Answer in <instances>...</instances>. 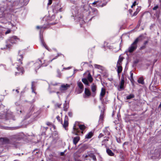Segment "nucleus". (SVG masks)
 <instances>
[{
    "label": "nucleus",
    "instance_id": "f257e3e1",
    "mask_svg": "<svg viewBox=\"0 0 161 161\" xmlns=\"http://www.w3.org/2000/svg\"><path fill=\"white\" fill-rule=\"evenodd\" d=\"M8 3L2 2L0 4V10L1 12L8 9H10L9 7L18 5H26L29 0H6Z\"/></svg>",
    "mask_w": 161,
    "mask_h": 161
},
{
    "label": "nucleus",
    "instance_id": "f03ea898",
    "mask_svg": "<svg viewBox=\"0 0 161 161\" xmlns=\"http://www.w3.org/2000/svg\"><path fill=\"white\" fill-rule=\"evenodd\" d=\"M22 138V137L19 134L12 136L11 140L7 137H1L0 138V143L2 145L10 144L15 145L17 142V141Z\"/></svg>",
    "mask_w": 161,
    "mask_h": 161
},
{
    "label": "nucleus",
    "instance_id": "7ed1b4c3",
    "mask_svg": "<svg viewBox=\"0 0 161 161\" xmlns=\"http://www.w3.org/2000/svg\"><path fill=\"white\" fill-rule=\"evenodd\" d=\"M20 41V39L16 36H14L8 39L6 41V46L8 48H10L14 44Z\"/></svg>",
    "mask_w": 161,
    "mask_h": 161
},
{
    "label": "nucleus",
    "instance_id": "20e7f679",
    "mask_svg": "<svg viewBox=\"0 0 161 161\" xmlns=\"http://www.w3.org/2000/svg\"><path fill=\"white\" fill-rule=\"evenodd\" d=\"M140 38L141 37L140 36L136 38L134 42L131 45L128 49L129 52L132 53L136 49L137 43L140 41Z\"/></svg>",
    "mask_w": 161,
    "mask_h": 161
},
{
    "label": "nucleus",
    "instance_id": "39448f33",
    "mask_svg": "<svg viewBox=\"0 0 161 161\" xmlns=\"http://www.w3.org/2000/svg\"><path fill=\"white\" fill-rule=\"evenodd\" d=\"M36 28L38 29H41V30L40 32V37L41 41V43L42 46H43L46 49H47V46H46V45L45 44V42L43 41L42 35L41 34L42 30L43 28L45 29V27H43V26L40 27L39 26H37L36 27Z\"/></svg>",
    "mask_w": 161,
    "mask_h": 161
},
{
    "label": "nucleus",
    "instance_id": "423d86ee",
    "mask_svg": "<svg viewBox=\"0 0 161 161\" xmlns=\"http://www.w3.org/2000/svg\"><path fill=\"white\" fill-rule=\"evenodd\" d=\"M71 85V84H62L59 88V90L62 92H64L70 87Z\"/></svg>",
    "mask_w": 161,
    "mask_h": 161
},
{
    "label": "nucleus",
    "instance_id": "0eeeda50",
    "mask_svg": "<svg viewBox=\"0 0 161 161\" xmlns=\"http://www.w3.org/2000/svg\"><path fill=\"white\" fill-rule=\"evenodd\" d=\"M20 51H19V54H20V55H18L17 56V60L18 62L16 63V64H18V65H17L18 66H20L22 64V61L23 58V56L22 54L20 53Z\"/></svg>",
    "mask_w": 161,
    "mask_h": 161
},
{
    "label": "nucleus",
    "instance_id": "6e6552de",
    "mask_svg": "<svg viewBox=\"0 0 161 161\" xmlns=\"http://www.w3.org/2000/svg\"><path fill=\"white\" fill-rule=\"evenodd\" d=\"M96 86L94 84H93L91 86V90L93 92V96H94L96 94Z\"/></svg>",
    "mask_w": 161,
    "mask_h": 161
},
{
    "label": "nucleus",
    "instance_id": "1a4fd4ad",
    "mask_svg": "<svg viewBox=\"0 0 161 161\" xmlns=\"http://www.w3.org/2000/svg\"><path fill=\"white\" fill-rule=\"evenodd\" d=\"M68 119V117L67 116H65V119L64 121V123L63 125V126L65 130H66V127H67L69 123Z\"/></svg>",
    "mask_w": 161,
    "mask_h": 161
},
{
    "label": "nucleus",
    "instance_id": "9d476101",
    "mask_svg": "<svg viewBox=\"0 0 161 161\" xmlns=\"http://www.w3.org/2000/svg\"><path fill=\"white\" fill-rule=\"evenodd\" d=\"M106 93V90L103 87L101 89V92L100 94V99H101L104 96Z\"/></svg>",
    "mask_w": 161,
    "mask_h": 161
},
{
    "label": "nucleus",
    "instance_id": "9b49d317",
    "mask_svg": "<svg viewBox=\"0 0 161 161\" xmlns=\"http://www.w3.org/2000/svg\"><path fill=\"white\" fill-rule=\"evenodd\" d=\"M17 69L18 71L15 72L16 75H19L21 73V74H23L24 73V70L23 69V68H19V67H17Z\"/></svg>",
    "mask_w": 161,
    "mask_h": 161
},
{
    "label": "nucleus",
    "instance_id": "f8f14e48",
    "mask_svg": "<svg viewBox=\"0 0 161 161\" xmlns=\"http://www.w3.org/2000/svg\"><path fill=\"white\" fill-rule=\"evenodd\" d=\"M85 95L84 96V98H86V97H89L91 95V92L87 88H86L85 90Z\"/></svg>",
    "mask_w": 161,
    "mask_h": 161
},
{
    "label": "nucleus",
    "instance_id": "ddd939ff",
    "mask_svg": "<svg viewBox=\"0 0 161 161\" xmlns=\"http://www.w3.org/2000/svg\"><path fill=\"white\" fill-rule=\"evenodd\" d=\"M41 61L39 60L38 62L34 64V66L36 67V70L38 69L41 67Z\"/></svg>",
    "mask_w": 161,
    "mask_h": 161
},
{
    "label": "nucleus",
    "instance_id": "4468645a",
    "mask_svg": "<svg viewBox=\"0 0 161 161\" xmlns=\"http://www.w3.org/2000/svg\"><path fill=\"white\" fill-rule=\"evenodd\" d=\"M104 138H105L102 142V145L103 146L105 145V146H106L107 144V142L108 141V139L109 138V137H105Z\"/></svg>",
    "mask_w": 161,
    "mask_h": 161
},
{
    "label": "nucleus",
    "instance_id": "2eb2a0df",
    "mask_svg": "<svg viewBox=\"0 0 161 161\" xmlns=\"http://www.w3.org/2000/svg\"><path fill=\"white\" fill-rule=\"evenodd\" d=\"M60 7V6L59 4H57L55 6L54 8L53 9V10H55L56 11H57V12H61V8Z\"/></svg>",
    "mask_w": 161,
    "mask_h": 161
},
{
    "label": "nucleus",
    "instance_id": "dca6fc26",
    "mask_svg": "<svg viewBox=\"0 0 161 161\" xmlns=\"http://www.w3.org/2000/svg\"><path fill=\"white\" fill-rule=\"evenodd\" d=\"M80 139V138L79 136H76L74 137L73 140L74 144L76 145L79 141Z\"/></svg>",
    "mask_w": 161,
    "mask_h": 161
},
{
    "label": "nucleus",
    "instance_id": "f3484780",
    "mask_svg": "<svg viewBox=\"0 0 161 161\" xmlns=\"http://www.w3.org/2000/svg\"><path fill=\"white\" fill-rule=\"evenodd\" d=\"M125 83V80H121V81L120 83V86H119V88L121 90H123L124 89V84Z\"/></svg>",
    "mask_w": 161,
    "mask_h": 161
},
{
    "label": "nucleus",
    "instance_id": "a211bd4d",
    "mask_svg": "<svg viewBox=\"0 0 161 161\" xmlns=\"http://www.w3.org/2000/svg\"><path fill=\"white\" fill-rule=\"evenodd\" d=\"M117 72L118 74H119L120 73L122 70V66L120 65H117Z\"/></svg>",
    "mask_w": 161,
    "mask_h": 161
},
{
    "label": "nucleus",
    "instance_id": "6ab92c4d",
    "mask_svg": "<svg viewBox=\"0 0 161 161\" xmlns=\"http://www.w3.org/2000/svg\"><path fill=\"white\" fill-rule=\"evenodd\" d=\"M54 88H53L51 86H49L48 88V91L49 93L50 94L55 93V91L54 90H52V89H54Z\"/></svg>",
    "mask_w": 161,
    "mask_h": 161
},
{
    "label": "nucleus",
    "instance_id": "aec40b11",
    "mask_svg": "<svg viewBox=\"0 0 161 161\" xmlns=\"http://www.w3.org/2000/svg\"><path fill=\"white\" fill-rule=\"evenodd\" d=\"M106 152L110 156H113L114 155V153L110 149L108 148L106 150Z\"/></svg>",
    "mask_w": 161,
    "mask_h": 161
},
{
    "label": "nucleus",
    "instance_id": "412c9836",
    "mask_svg": "<svg viewBox=\"0 0 161 161\" xmlns=\"http://www.w3.org/2000/svg\"><path fill=\"white\" fill-rule=\"evenodd\" d=\"M77 85L80 89L83 90L84 87L82 83L81 82H79L77 83Z\"/></svg>",
    "mask_w": 161,
    "mask_h": 161
},
{
    "label": "nucleus",
    "instance_id": "4be33fe9",
    "mask_svg": "<svg viewBox=\"0 0 161 161\" xmlns=\"http://www.w3.org/2000/svg\"><path fill=\"white\" fill-rule=\"evenodd\" d=\"M87 79L90 82H92L93 81V78L90 73H89L88 75Z\"/></svg>",
    "mask_w": 161,
    "mask_h": 161
},
{
    "label": "nucleus",
    "instance_id": "5701e85b",
    "mask_svg": "<svg viewBox=\"0 0 161 161\" xmlns=\"http://www.w3.org/2000/svg\"><path fill=\"white\" fill-rule=\"evenodd\" d=\"M92 133L91 132H90L86 135V138L87 139L90 138L92 136Z\"/></svg>",
    "mask_w": 161,
    "mask_h": 161
},
{
    "label": "nucleus",
    "instance_id": "b1692460",
    "mask_svg": "<svg viewBox=\"0 0 161 161\" xmlns=\"http://www.w3.org/2000/svg\"><path fill=\"white\" fill-rule=\"evenodd\" d=\"M82 81L85 84L88 86L89 85V83L87 80L85 78H83L82 79Z\"/></svg>",
    "mask_w": 161,
    "mask_h": 161
},
{
    "label": "nucleus",
    "instance_id": "393cba45",
    "mask_svg": "<svg viewBox=\"0 0 161 161\" xmlns=\"http://www.w3.org/2000/svg\"><path fill=\"white\" fill-rule=\"evenodd\" d=\"M134 97V95L133 94H130L126 97L127 99H130Z\"/></svg>",
    "mask_w": 161,
    "mask_h": 161
},
{
    "label": "nucleus",
    "instance_id": "a878e982",
    "mask_svg": "<svg viewBox=\"0 0 161 161\" xmlns=\"http://www.w3.org/2000/svg\"><path fill=\"white\" fill-rule=\"evenodd\" d=\"M64 110L65 111H67V110H68V107L67 104L66 103V101H65V103L64 104Z\"/></svg>",
    "mask_w": 161,
    "mask_h": 161
},
{
    "label": "nucleus",
    "instance_id": "bb28decb",
    "mask_svg": "<svg viewBox=\"0 0 161 161\" xmlns=\"http://www.w3.org/2000/svg\"><path fill=\"white\" fill-rule=\"evenodd\" d=\"M138 82L139 83H140L141 84H143L144 83V81L143 80V79L142 78H140L138 80Z\"/></svg>",
    "mask_w": 161,
    "mask_h": 161
},
{
    "label": "nucleus",
    "instance_id": "cd10ccee",
    "mask_svg": "<svg viewBox=\"0 0 161 161\" xmlns=\"http://www.w3.org/2000/svg\"><path fill=\"white\" fill-rule=\"evenodd\" d=\"M130 78H129V79L130 80L131 82H132V81L133 80V73L131 72H130Z\"/></svg>",
    "mask_w": 161,
    "mask_h": 161
},
{
    "label": "nucleus",
    "instance_id": "c85d7f7f",
    "mask_svg": "<svg viewBox=\"0 0 161 161\" xmlns=\"http://www.w3.org/2000/svg\"><path fill=\"white\" fill-rule=\"evenodd\" d=\"M79 128L80 130H83L85 129V126L84 125H79Z\"/></svg>",
    "mask_w": 161,
    "mask_h": 161
},
{
    "label": "nucleus",
    "instance_id": "c756f323",
    "mask_svg": "<svg viewBox=\"0 0 161 161\" xmlns=\"http://www.w3.org/2000/svg\"><path fill=\"white\" fill-rule=\"evenodd\" d=\"M123 58H120L119 59L117 63V65H120L121 64V62L122 61Z\"/></svg>",
    "mask_w": 161,
    "mask_h": 161
},
{
    "label": "nucleus",
    "instance_id": "7c9ffc66",
    "mask_svg": "<svg viewBox=\"0 0 161 161\" xmlns=\"http://www.w3.org/2000/svg\"><path fill=\"white\" fill-rule=\"evenodd\" d=\"M73 129L74 130V132H73V133L75 134L76 135H77L78 134L77 133L78 132V130L76 129L75 128V126H74L73 127Z\"/></svg>",
    "mask_w": 161,
    "mask_h": 161
},
{
    "label": "nucleus",
    "instance_id": "2f4dec72",
    "mask_svg": "<svg viewBox=\"0 0 161 161\" xmlns=\"http://www.w3.org/2000/svg\"><path fill=\"white\" fill-rule=\"evenodd\" d=\"M62 54H61V53H58V55L57 56H55L54 58H53L52 60H50V62H52V61L54 59H56L58 58V57L59 56L61 55Z\"/></svg>",
    "mask_w": 161,
    "mask_h": 161
},
{
    "label": "nucleus",
    "instance_id": "473e14b6",
    "mask_svg": "<svg viewBox=\"0 0 161 161\" xmlns=\"http://www.w3.org/2000/svg\"><path fill=\"white\" fill-rule=\"evenodd\" d=\"M104 132L105 134V135H110V132L106 130H104Z\"/></svg>",
    "mask_w": 161,
    "mask_h": 161
},
{
    "label": "nucleus",
    "instance_id": "72a5a7b5",
    "mask_svg": "<svg viewBox=\"0 0 161 161\" xmlns=\"http://www.w3.org/2000/svg\"><path fill=\"white\" fill-rule=\"evenodd\" d=\"M94 66L95 68L98 69H100L101 67V65H97V64H95L94 65Z\"/></svg>",
    "mask_w": 161,
    "mask_h": 161
},
{
    "label": "nucleus",
    "instance_id": "f704fd0d",
    "mask_svg": "<svg viewBox=\"0 0 161 161\" xmlns=\"http://www.w3.org/2000/svg\"><path fill=\"white\" fill-rule=\"evenodd\" d=\"M158 8V5H157L155 6L153 8V10H156Z\"/></svg>",
    "mask_w": 161,
    "mask_h": 161
},
{
    "label": "nucleus",
    "instance_id": "c9c22d12",
    "mask_svg": "<svg viewBox=\"0 0 161 161\" xmlns=\"http://www.w3.org/2000/svg\"><path fill=\"white\" fill-rule=\"evenodd\" d=\"M11 32V30L9 29H8V30H7V31L5 32V34L6 35L7 34H8L9 33H10Z\"/></svg>",
    "mask_w": 161,
    "mask_h": 161
},
{
    "label": "nucleus",
    "instance_id": "e433bc0d",
    "mask_svg": "<svg viewBox=\"0 0 161 161\" xmlns=\"http://www.w3.org/2000/svg\"><path fill=\"white\" fill-rule=\"evenodd\" d=\"M35 84H36V82H34V81L32 82V87H31V88H32V89L34 88V85Z\"/></svg>",
    "mask_w": 161,
    "mask_h": 161
},
{
    "label": "nucleus",
    "instance_id": "4c0bfd02",
    "mask_svg": "<svg viewBox=\"0 0 161 161\" xmlns=\"http://www.w3.org/2000/svg\"><path fill=\"white\" fill-rule=\"evenodd\" d=\"M103 113L102 112L100 116V119H103Z\"/></svg>",
    "mask_w": 161,
    "mask_h": 161
},
{
    "label": "nucleus",
    "instance_id": "58836bf2",
    "mask_svg": "<svg viewBox=\"0 0 161 161\" xmlns=\"http://www.w3.org/2000/svg\"><path fill=\"white\" fill-rule=\"evenodd\" d=\"M68 114L69 116L70 117H72V113L71 112H69L68 113Z\"/></svg>",
    "mask_w": 161,
    "mask_h": 161
},
{
    "label": "nucleus",
    "instance_id": "ea45409f",
    "mask_svg": "<svg viewBox=\"0 0 161 161\" xmlns=\"http://www.w3.org/2000/svg\"><path fill=\"white\" fill-rule=\"evenodd\" d=\"M61 104H60L59 103H56L55 106L56 107H57L58 108H59L60 107Z\"/></svg>",
    "mask_w": 161,
    "mask_h": 161
},
{
    "label": "nucleus",
    "instance_id": "a19ab883",
    "mask_svg": "<svg viewBox=\"0 0 161 161\" xmlns=\"http://www.w3.org/2000/svg\"><path fill=\"white\" fill-rule=\"evenodd\" d=\"M103 136H104V135L102 133H100V134L99 135L98 137L99 138H101L102 137H103Z\"/></svg>",
    "mask_w": 161,
    "mask_h": 161
},
{
    "label": "nucleus",
    "instance_id": "79ce46f5",
    "mask_svg": "<svg viewBox=\"0 0 161 161\" xmlns=\"http://www.w3.org/2000/svg\"><path fill=\"white\" fill-rule=\"evenodd\" d=\"M57 85H58V83H55V84H51L49 86H52L53 87V86H55Z\"/></svg>",
    "mask_w": 161,
    "mask_h": 161
},
{
    "label": "nucleus",
    "instance_id": "37998d69",
    "mask_svg": "<svg viewBox=\"0 0 161 161\" xmlns=\"http://www.w3.org/2000/svg\"><path fill=\"white\" fill-rule=\"evenodd\" d=\"M125 78L124 75L122 74L121 77V80H125Z\"/></svg>",
    "mask_w": 161,
    "mask_h": 161
},
{
    "label": "nucleus",
    "instance_id": "c03bdc74",
    "mask_svg": "<svg viewBox=\"0 0 161 161\" xmlns=\"http://www.w3.org/2000/svg\"><path fill=\"white\" fill-rule=\"evenodd\" d=\"M52 3V0H48V3H47L48 5L51 4Z\"/></svg>",
    "mask_w": 161,
    "mask_h": 161
},
{
    "label": "nucleus",
    "instance_id": "a18cd8bd",
    "mask_svg": "<svg viewBox=\"0 0 161 161\" xmlns=\"http://www.w3.org/2000/svg\"><path fill=\"white\" fill-rule=\"evenodd\" d=\"M92 158L93 159V160L94 161H95L96 160V158L95 155H93L92 156Z\"/></svg>",
    "mask_w": 161,
    "mask_h": 161
},
{
    "label": "nucleus",
    "instance_id": "49530a36",
    "mask_svg": "<svg viewBox=\"0 0 161 161\" xmlns=\"http://www.w3.org/2000/svg\"><path fill=\"white\" fill-rule=\"evenodd\" d=\"M146 47L145 45H143L140 48L141 49H143L145 48Z\"/></svg>",
    "mask_w": 161,
    "mask_h": 161
},
{
    "label": "nucleus",
    "instance_id": "de8ad7c7",
    "mask_svg": "<svg viewBox=\"0 0 161 161\" xmlns=\"http://www.w3.org/2000/svg\"><path fill=\"white\" fill-rule=\"evenodd\" d=\"M136 1H135L134 2V3H133L132 5L131 6V7L132 8V7L133 6H134L136 5Z\"/></svg>",
    "mask_w": 161,
    "mask_h": 161
},
{
    "label": "nucleus",
    "instance_id": "09e8293b",
    "mask_svg": "<svg viewBox=\"0 0 161 161\" xmlns=\"http://www.w3.org/2000/svg\"><path fill=\"white\" fill-rule=\"evenodd\" d=\"M47 125L49 126L52 125V123L49 122H47L46 123Z\"/></svg>",
    "mask_w": 161,
    "mask_h": 161
},
{
    "label": "nucleus",
    "instance_id": "8fccbe9b",
    "mask_svg": "<svg viewBox=\"0 0 161 161\" xmlns=\"http://www.w3.org/2000/svg\"><path fill=\"white\" fill-rule=\"evenodd\" d=\"M148 43V41H146L144 42V45H145Z\"/></svg>",
    "mask_w": 161,
    "mask_h": 161
},
{
    "label": "nucleus",
    "instance_id": "3c124183",
    "mask_svg": "<svg viewBox=\"0 0 161 161\" xmlns=\"http://www.w3.org/2000/svg\"><path fill=\"white\" fill-rule=\"evenodd\" d=\"M98 2V1H95V2H94L92 3V4H93V5L96 4H97Z\"/></svg>",
    "mask_w": 161,
    "mask_h": 161
},
{
    "label": "nucleus",
    "instance_id": "603ef678",
    "mask_svg": "<svg viewBox=\"0 0 161 161\" xmlns=\"http://www.w3.org/2000/svg\"><path fill=\"white\" fill-rule=\"evenodd\" d=\"M60 117L59 116H58L57 117V119L58 120H59V121H60Z\"/></svg>",
    "mask_w": 161,
    "mask_h": 161
},
{
    "label": "nucleus",
    "instance_id": "864d4df0",
    "mask_svg": "<svg viewBox=\"0 0 161 161\" xmlns=\"http://www.w3.org/2000/svg\"><path fill=\"white\" fill-rule=\"evenodd\" d=\"M108 79L109 80H110V81H112V80H113V78H108Z\"/></svg>",
    "mask_w": 161,
    "mask_h": 161
},
{
    "label": "nucleus",
    "instance_id": "5fc2aeb1",
    "mask_svg": "<svg viewBox=\"0 0 161 161\" xmlns=\"http://www.w3.org/2000/svg\"><path fill=\"white\" fill-rule=\"evenodd\" d=\"M17 112L18 114H20L21 113V110H20V111H19V110H17Z\"/></svg>",
    "mask_w": 161,
    "mask_h": 161
},
{
    "label": "nucleus",
    "instance_id": "6e6d98bb",
    "mask_svg": "<svg viewBox=\"0 0 161 161\" xmlns=\"http://www.w3.org/2000/svg\"><path fill=\"white\" fill-rule=\"evenodd\" d=\"M156 17H157L158 19L159 18V17L158 15L157 14H156Z\"/></svg>",
    "mask_w": 161,
    "mask_h": 161
},
{
    "label": "nucleus",
    "instance_id": "4d7b16f0",
    "mask_svg": "<svg viewBox=\"0 0 161 161\" xmlns=\"http://www.w3.org/2000/svg\"><path fill=\"white\" fill-rule=\"evenodd\" d=\"M105 5V4H104V3H103V4H102L101 5V7H103Z\"/></svg>",
    "mask_w": 161,
    "mask_h": 161
},
{
    "label": "nucleus",
    "instance_id": "13d9d810",
    "mask_svg": "<svg viewBox=\"0 0 161 161\" xmlns=\"http://www.w3.org/2000/svg\"><path fill=\"white\" fill-rule=\"evenodd\" d=\"M158 108H161V103H160V105L158 106Z\"/></svg>",
    "mask_w": 161,
    "mask_h": 161
},
{
    "label": "nucleus",
    "instance_id": "bf43d9fd",
    "mask_svg": "<svg viewBox=\"0 0 161 161\" xmlns=\"http://www.w3.org/2000/svg\"><path fill=\"white\" fill-rule=\"evenodd\" d=\"M16 92H17V93H19V91L18 90H16Z\"/></svg>",
    "mask_w": 161,
    "mask_h": 161
},
{
    "label": "nucleus",
    "instance_id": "052dcab7",
    "mask_svg": "<svg viewBox=\"0 0 161 161\" xmlns=\"http://www.w3.org/2000/svg\"><path fill=\"white\" fill-rule=\"evenodd\" d=\"M60 92H56L57 94V95H58V96L59 97V95H58V94Z\"/></svg>",
    "mask_w": 161,
    "mask_h": 161
},
{
    "label": "nucleus",
    "instance_id": "680f3d73",
    "mask_svg": "<svg viewBox=\"0 0 161 161\" xmlns=\"http://www.w3.org/2000/svg\"><path fill=\"white\" fill-rule=\"evenodd\" d=\"M3 118V116H2L1 115H0V119H2Z\"/></svg>",
    "mask_w": 161,
    "mask_h": 161
},
{
    "label": "nucleus",
    "instance_id": "e2e57ef3",
    "mask_svg": "<svg viewBox=\"0 0 161 161\" xmlns=\"http://www.w3.org/2000/svg\"><path fill=\"white\" fill-rule=\"evenodd\" d=\"M94 11L95 12H97V9H96V10H94Z\"/></svg>",
    "mask_w": 161,
    "mask_h": 161
},
{
    "label": "nucleus",
    "instance_id": "0e129e2a",
    "mask_svg": "<svg viewBox=\"0 0 161 161\" xmlns=\"http://www.w3.org/2000/svg\"><path fill=\"white\" fill-rule=\"evenodd\" d=\"M157 156H159V153H158L157 154Z\"/></svg>",
    "mask_w": 161,
    "mask_h": 161
},
{
    "label": "nucleus",
    "instance_id": "69168bd1",
    "mask_svg": "<svg viewBox=\"0 0 161 161\" xmlns=\"http://www.w3.org/2000/svg\"><path fill=\"white\" fill-rule=\"evenodd\" d=\"M32 89V92H34L33 88Z\"/></svg>",
    "mask_w": 161,
    "mask_h": 161
},
{
    "label": "nucleus",
    "instance_id": "338daca9",
    "mask_svg": "<svg viewBox=\"0 0 161 161\" xmlns=\"http://www.w3.org/2000/svg\"><path fill=\"white\" fill-rule=\"evenodd\" d=\"M135 63H138V62H137H137H135Z\"/></svg>",
    "mask_w": 161,
    "mask_h": 161
},
{
    "label": "nucleus",
    "instance_id": "774afa93",
    "mask_svg": "<svg viewBox=\"0 0 161 161\" xmlns=\"http://www.w3.org/2000/svg\"><path fill=\"white\" fill-rule=\"evenodd\" d=\"M17 104H18V103H16V105H17Z\"/></svg>",
    "mask_w": 161,
    "mask_h": 161
}]
</instances>
